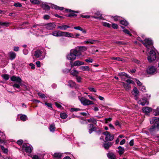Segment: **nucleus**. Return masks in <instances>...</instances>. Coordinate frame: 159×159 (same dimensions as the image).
Masks as SVG:
<instances>
[{
	"mask_svg": "<svg viewBox=\"0 0 159 159\" xmlns=\"http://www.w3.org/2000/svg\"><path fill=\"white\" fill-rule=\"evenodd\" d=\"M147 48V51L148 52V60L149 62H151L155 60L156 58V55L155 52L154 50L153 46L152 41L150 39L146 38L145 39L144 41L140 40V38L138 39Z\"/></svg>",
	"mask_w": 159,
	"mask_h": 159,
	"instance_id": "f257e3e1",
	"label": "nucleus"
},
{
	"mask_svg": "<svg viewBox=\"0 0 159 159\" xmlns=\"http://www.w3.org/2000/svg\"><path fill=\"white\" fill-rule=\"evenodd\" d=\"M150 122L151 124H154L149 129L150 132H152L157 129L159 130V118L155 117L150 120Z\"/></svg>",
	"mask_w": 159,
	"mask_h": 159,
	"instance_id": "f03ea898",
	"label": "nucleus"
},
{
	"mask_svg": "<svg viewBox=\"0 0 159 159\" xmlns=\"http://www.w3.org/2000/svg\"><path fill=\"white\" fill-rule=\"evenodd\" d=\"M80 54L77 52V49H71L70 52L67 55V59L70 61H74L77 57H80Z\"/></svg>",
	"mask_w": 159,
	"mask_h": 159,
	"instance_id": "7ed1b4c3",
	"label": "nucleus"
},
{
	"mask_svg": "<svg viewBox=\"0 0 159 159\" xmlns=\"http://www.w3.org/2000/svg\"><path fill=\"white\" fill-rule=\"evenodd\" d=\"M79 100H80L81 103L84 106H87L94 104L92 101L86 99L84 97H80V96L78 97Z\"/></svg>",
	"mask_w": 159,
	"mask_h": 159,
	"instance_id": "20e7f679",
	"label": "nucleus"
},
{
	"mask_svg": "<svg viewBox=\"0 0 159 159\" xmlns=\"http://www.w3.org/2000/svg\"><path fill=\"white\" fill-rule=\"evenodd\" d=\"M103 134L105 136V139L106 141H112L114 138V134L108 131L103 132Z\"/></svg>",
	"mask_w": 159,
	"mask_h": 159,
	"instance_id": "39448f33",
	"label": "nucleus"
},
{
	"mask_svg": "<svg viewBox=\"0 0 159 159\" xmlns=\"http://www.w3.org/2000/svg\"><path fill=\"white\" fill-rule=\"evenodd\" d=\"M43 28L45 29L46 30H51L55 28L56 25L54 23H49L47 24H45L43 25Z\"/></svg>",
	"mask_w": 159,
	"mask_h": 159,
	"instance_id": "423d86ee",
	"label": "nucleus"
},
{
	"mask_svg": "<svg viewBox=\"0 0 159 159\" xmlns=\"http://www.w3.org/2000/svg\"><path fill=\"white\" fill-rule=\"evenodd\" d=\"M43 52L39 50H37L34 52L33 54L34 56L36 58H39V59H43L44 57V56L43 55Z\"/></svg>",
	"mask_w": 159,
	"mask_h": 159,
	"instance_id": "0eeeda50",
	"label": "nucleus"
},
{
	"mask_svg": "<svg viewBox=\"0 0 159 159\" xmlns=\"http://www.w3.org/2000/svg\"><path fill=\"white\" fill-rule=\"evenodd\" d=\"M146 72L148 74H153L157 73L156 68L153 66H149L146 69Z\"/></svg>",
	"mask_w": 159,
	"mask_h": 159,
	"instance_id": "6e6552de",
	"label": "nucleus"
},
{
	"mask_svg": "<svg viewBox=\"0 0 159 159\" xmlns=\"http://www.w3.org/2000/svg\"><path fill=\"white\" fill-rule=\"evenodd\" d=\"M22 150L29 153H30L32 151L31 147L28 145V144L26 143H24L23 144Z\"/></svg>",
	"mask_w": 159,
	"mask_h": 159,
	"instance_id": "1a4fd4ad",
	"label": "nucleus"
},
{
	"mask_svg": "<svg viewBox=\"0 0 159 159\" xmlns=\"http://www.w3.org/2000/svg\"><path fill=\"white\" fill-rule=\"evenodd\" d=\"M78 48V50H77V52L80 54V56L82 55V52L86 51L87 49L86 47L85 46H78L76 48V49Z\"/></svg>",
	"mask_w": 159,
	"mask_h": 159,
	"instance_id": "9d476101",
	"label": "nucleus"
},
{
	"mask_svg": "<svg viewBox=\"0 0 159 159\" xmlns=\"http://www.w3.org/2000/svg\"><path fill=\"white\" fill-rule=\"evenodd\" d=\"M11 80L12 81L16 82L19 84H20L22 81V80L20 77L14 75L11 77Z\"/></svg>",
	"mask_w": 159,
	"mask_h": 159,
	"instance_id": "9b49d317",
	"label": "nucleus"
},
{
	"mask_svg": "<svg viewBox=\"0 0 159 159\" xmlns=\"http://www.w3.org/2000/svg\"><path fill=\"white\" fill-rule=\"evenodd\" d=\"M61 36H65L67 37L75 38V35L73 34L68 32H61Z\"/></svg>",
	"mask_w": 159,
	"mask_h": 159,
	"instance_id": "f8f14e48",
	"label": "nucleus"
},
{
	"mask_svg": "<svg viewBox=\"0 0 159 159\" xmlns=\"http://www.w3.org/2000/svg\"><path fill=\"white\" fill-rule=\"evenodd\" d=\"M138 102L139 104L141 105L142 106H144L146 104H148V102L147 99L145 98L140 99L138 101Z\"/></svg>",
	"mask_w": 159,
	"mask_h": 159,
	"instance_id": "ddd939ff",
	"label": "nucleus"
},
{
	"mask_svg": "<svg viewBox=\"0 0 159 159\" xmlns=\"http://www.w3.org/2000/svg\"><path fill=\"white\" fill-rule=\"evenodd\" d=\"M39 27V25H33V29L34 30H35L36 32L41 34L43 33V31L42 30H39V29L40 28Z\"/></svg>",
	"mask_w": 159,
	"mask_h": 159,
	"instance_id": "4468645a",
	"label": "nucleus"
},
{
	"mask_svg": "<svg viewBox=\"0 0 159 159\" xmlns=\"http://www.w3.org/2000/svg\"><path fill=\"white\" fill-rule=\"evenodd\" d=\"M61 32H62L61 31H54L51 34L55 37H61L62 35Z\"/></svg>",
	"mask_w": 159,
	"mask_h": 159,
	"instance_id": "2eb2a0df",
	"label": "nucleus"
},
{
	"mask_svg": "<svg viewBox=\"0 0 159 159\" xmlns=\"http://www.w3.org/2000/svg\"><path fill=\"white\" fill-rule=\"evenodd\" d=\"M133 91L134 92V98L136 100L138 99L139 96V91L136 87H134L133 89Z\"/></svg>",
	"mask_w": 159,
	"mask_h": 159,
	"instance_id": "dca6fc26",
	"label": "nucleus"
},
{
	"mask_svg": "<svg viewBox=\"0 0 159 159\" xmlns=\"http://www.w3.org/2000/svg\"><path fill=\"white\" fill-rule=\"evenodd\" d=\"M142 110L145 113L148 114L152 111V109L150 107H143Z\"/></svg>",
	"mask_w": 159,
	"mask_h": 159,
	"instance_id": "f3484780",
	"label": "nucleus"
},
{
	"mask_svg": "<svg viewBox=\"0 0 159 159\" xmlns=\"http://www.w3.org/2000/svg\"><path fill=\"white\" fill-rule=\"evenodd\" d=\"M123 86L125 90L126 91L129 90L131 88V85L129 84H127L124 82H122Z\"/></svg>",
	"mask_w": 159,
	"mask_h": 159,
	"instance_id": "a211bd4d",
	"label": "nucleus"
},
{
	"mask_svg": "<svg viewBox=\"0 0 159 159\" xmlns=\"http://www.w3.org/2000/svg\"><path fill=\"white\" fill-rule=\"evenodd\" d=\"M41 7L43 9L46 10H48L50 8V7L45 2H42L41 4Z\"/></svg>",
	"mask_w": 159,
	"mask_h": 159,
	"instance_id": "6ab92c4d",
	"label": "nucleus"
},
{
	"mask_svg": "<svg viewBox=\"0 0 159 159\" xmlns=\"http://www.w3.org/2000/svg\"><path fill=\"white\" fill-rule=\"evenodd\" d=\"M96 41L93 39H89L87 40L84 41L83 44H93Z\"/></svg>",
	"mask_w": 159,
	"mask_h": 159,
	"instance_id": "aec40b11",
	"label": "nucleus"
},
{
	"mask_svg": "<svg viewBox=\"0 0 159 159\" xmlns=\"http://www.w3.org/2000/svg\"><path fill=\"white\" fill-rule=\"evenodd\" d=\"M10 59L11 60H13L16 57V53L13 52H11L8 53Z\"/></svg>",
	"mask_w": 159,
	"mask_h": 159,
	"instance_id": "412c9836",
	"label": "nucleus"
},
{
	"mask_svg": "<svg viewBox=\"0 0 159 159\" xmlns=\"http://www.w3.org/2000/svg\"><path fill=\"white\" fill-rule=\"evenodd\" d=\"M84 64V62L79 60L75 61L73 63V65L74 66H80Z\"/></svg>",
	"mask_w": 159,
	"mask_h": 159,
	"instance_id": "4be33fe9",
	"label": "nucleus"
},
{
	"mask_svg": "<svg viewBox=\"0 0 159 159\" xmlns=\"http://www.w3.org/2000/svg\"><path fill=\"white\" fill-rule=\"evenodd\" d=\"M112 143L111 142L105 143L103 144V147L105 149H107L112 146Z\"/></svg>",
	"mask_w": 159,
	"mask_h": 159,
	"instance_id": "5701e85b",
	"label": "nucleus"
},
{
	"mask_svg": "<svg viewBox=\"0 0 159 159\" xmlns=\"http://www.w3.org/2000/svg\"><path fill=\"white\" fill-rule=\"evenodd\" d=\"M109 159H116V156L113 153H109L107 154Z\"/></svg>",
	"mask_w": 159,
	"mask_h": 159,
	"instance_id": "b1692460",
	"label": "nucleus"
},
{
	"mask_svg": "<svg viewBox=\"0 0 159 159\" xmlns=\"http://www.w3.org/2000/svg\"><path fill=\"white\" fill-rule=\"evenodd\" d=\"M70 72L72 75L76 77L78 76L79 74V72L76 70H72L70 71Z\"/></svg>",
	"mask_w": 159,
	"mask_h": 159,
	"instance_id": "393cba45",
	"label": "nucleus"
},
{
	"mask_svg": "<svg viewBox=\"0 0 159 159\" xmlns=\"http://www.w3.org/2000/svg\"><path fill=\"white\" fill-rule=\"evenodd\" d=\"M79 69L83 71H89L90 70L89 67L87 66H80Z\"/></svg>",
	"mask_w": 159,
	"mask_h": 159,
	"instance_id": "a878e982",
	"label": "nucleus"
},
{
	"mask_svg": "<svg viewBox=\"0 0 159 159\" xmlns=\"http://www.w3.org/2000/svg\"><path fill=\"white\" fill-rule=\"evenodd\" d=\"M118 149L119 150L118 152L121 155L123 154L124 152V148L121 147V146H119L118 147Z\"/></svg>",
	"mask_w": 159,
	"mask_h": 159,
	"instance_id": "bb28decb",
	"label": "nucleus"
},
{
	"mask_svg": "<svg viewBox=\"0 0 159 159\" xmlns=\"http://www.w3.org/2000/svg\"><path fill=\"white\" fill-rule=\"evenodd\" d=\"M94 16H92V17L97 19L98 17V16L100 17L102 16V14L100 13L99 12H97L94 13Z\"/></svg>",
	"mask_w": 159,
	"mask_h": 159,
	"instance_id": "cd10ccee",
	"label": "nucleus"
},
{
	"mask_svg": "<svg viewBox=\"0 0 159 159\" xmlns=\"http://www.w3.org/2000/svg\"><path fill=\"white\" fill-rule=\"evenodd\" d=\"M74 28L75 30H78L84 33H86V31L83 30L82 28L80 26H76L74 27Z\"/></svg>",
	"mask_w": 159,
	"mask_h": 159,
	"instance_id": "c85d7f7f",
	"label": "nucleus"
},
{
	"mask_svg": "<svg viewBox=\"0 0 159 159\" xmlns=\"http://www.w3.org/2000/svg\"><path fill=\"white\" fill-rule=\"evenodd\" d=\"M70 28V27L67 25H63L61 26H59L58 28L61 30H66L67 28Z\"/></svg>",
	"mask_w": 159,
	"mask_h": 159,
	"instance_id": "c756f323",
	"label": "nucleus"
},
{
	"mask_svg": "<svg viewBox=\"0 0 159 159\" xmlns=\"http://www.w3.org/2000/svg\"><path fill=\"white\" fill-rule=\"evenodd\" d=\"M53 156L54 157L60 158L62 157V154L60 152H56L54 153Z\"/></svg>",
	"mask_w": 159,
	"mask_h": 159,
	"instance_id": "7c9ffc66",
	"label": "nucleus"
},
{
	"mask_svg": "<svg viewBox=\"0 0 159 159\" xmlns=\"http://www.w3.org/2000/svg\"><path fill=\"white\" fill-rule=\"evenodd\" d=\"M55 128L54 124H52L50 125L49 129L50 131L53 132L55 130Z\"/></svg>",
	"mask_w": 159,
	"mask_h": 159,
	"instance_id": "2f4dec72",
	"label": "nucleus"
},
{
	"mask_svg": "<svg viewBox=\"0 0 159 159\" xmlns=\"http://www.w3.org/2000/svg\"><path fill=\"white\" fill-rule=\"evenodd\" d=\"M52 8L56 9H58L60 10H63L64 8L62 7H59L55 5H53L52 6Z\"/></svg>",
	"mask_w": 159,
	"mask_h": 159,
	"instance_id": "473e14b6",
	"label": "nucleus"
},
{
	"mask_svg": "<svg viewBox=\"0 0 159 159\" xmlns=\"http://www.w3.org/2000/svg\"><path fill=\"white\" fill-rule=\"evenodd\" d=\"M20 119L22 121H25L27 120V116L25 115H22L20 117Z\"/></svg>",
	"mask_w": 159,
	"mask_h": 159,
	"instance_id": "72a5a7b5",
	"label": "nucleus"
},
{
	"mask_svg": "<svg viewBox=\"0 0 159 159\" xmlns=\"http://www.w3.org/2000/svg\"><path fill=\"white\" fill-rule=\"evenodd\" d=\"M120 24L125 26H127L128 24V22L124 20H121L120 21Z\"/></svg>",
	"mask_w": 159,
	"mask_h": 159,
	"instance_id": "f704fd0d",
	"label": "nucleus"
},
{
	"mask_svg": "<svg viewBox=\"0 0 159 159\" xmlns=\"http://www.w3.org/2000/svg\"><path fill=\"white\" fill-rule=\"evenodd\" d=\"M9 25V23L7 22H0V25L4 26H8Z\"/></svg>",
	"mask_w": 159,
	"mask_h": 159,
	"instance_id": "c9c22d12",
	"label": "nucleus"
},
{
	"mask_svg": "<svg viewBox=\"0 0 159 159\" xmlns=\"http://www.w3.org/2000/svg\"><path fill=\"white\" fill-rule=\"evenodd\" d=\"M121 28L123 29V31L125 33V34H126L129 35H131L130 32L129 30H128L127 29H125V28L122 26H121Z\"/></svg>",
	"mask_w": 159,
	"mask_h": 159,
	"instance_id": "e433bc0d",
	"label": "nucleus"
},
{
	"mask_svg": "<svg viewBox=\"0 0 159 159\" xmlns=\"http://www.w3.org/2000/svg\"><path fill=\"white\" fill-rule=\"evenodd\" d=\"M61 117L62 119H65L67 118V115L65 113H61L60 114Z\"/></svg>",
	"mask_w": 159,
	"mask_h": 159,
	"instance_id": "4c0bfd02",
	"label": "nucleus"
},
{
	"mask_svg": "<svg viewBox=\"0 0 159 159\" xmlns=\"http://www.w3.org/2000/svg\"><path fill=\"white\" fill-rule=\"evenodd\" d=\"M119 75L121 76V78L122 79L123 78L122 77V76H125V77H126L127 78H129V76L127 74L125 73L124 72H122L120 73L119 74Z\"/></svg>",
	"mask_w": 159,
	"mask_h": 159,
	"instance_id": "58836bf2",
	"label": "nucleus"
},
{
	"mask_svg": "<svg viewBox=\"0 0 159 159\" xmlns=\"http://www.w3.org/2000/svg\"><path fill=\"white\" fill-rule=\"evenodd\" d=\"M69 85L70 87H73L75 85V83L72 80H70L69 81Z\"/></svg>",
	"mask_w": 159,
	"mask_h": 159,
	"instance_id": "ea45409f",
	"label": "nucleus"
},
{
	"mask_svg": "<svg viewBox=\"0 0 159 159\" xmlns=\"http://www.w3.org/2000/svg\"><path fill=\"white\" fill-rule=\"evenodd\" d=\"M87 121L89 122H92L95 124H96L97 123V120L94 118H91L90 119H88Z\"/></svg>",
	"mask_w": 159,
	"mask_h": 159,
	"instance_id": "a19ab883",
	"label": "nucleus"
},
{
	"mask_svg": "<svg viewBox=\"0 0 159 159\" xmlns=\"http://www.w3.org/2000/svg\"><path fill=\"white\" fill-rule=\"evenodd\" d=\"M30 2L35 4H39L40 3L39 0H30Z\"/></svg>",
	"mask_w": 159,
	"mask_h": 159,
	"instance_id": "79ce46f5",
	"label": "nucleus"
},
{
	"mask_svg": "<svg viewBox=\"0 0 159 159\" xmlns=\"http://www.w3.org/2000/svg\"><path fill=\"white\" fill-rule=\"evenodd\" d=\"M88 127L89 129H93L94 131L96 130V128L95 127H94L93 125V124H89L88 125Z\"/></svg>",
	"mask_w": 159,
	"mask_h": 159,
	"instance_id": "37998d69",
	"label": "nucleus"
},
{
	"mask_svg": "<svg viewBox=\"0 0 159 159\" xmlns=\"http://www.w3.org/2000/svg\"><path fill=\"white\" fill-rule=\"evenodd\" d=\"M70 110L71 112H73L74 111H80V109H79V108H70Z\"/></svg>",
	"mask_w": 159,
	"mask_h": 159,
	"instance_id": "c03bdc74",
	"label": "nucleus"
},
{
	"mask_svg": "<svg viewBox=\"0 0 159 159\" xmlns=\"http://www.w3.org/2000/svg\"><path fill=\"white\" fill-rule=\"evenodd\" d=\"M102 24L103 26L105 27L109 28L111 27V25L109 23L106 22H102Z\"/></svg>",
	"mask_w": 159,
	"mask_h": 159,
	"instance_id": "a18cd8bd",
	"label": "nucleus"
},
{
	"mask_svg": "<svg viewBox=\"0 0 159 159\" xmlns=\"http://www.w3.org/2000/svg\"><path fill=\"white\" fill-rule=\"evenodd\" d=\"M2 77L6 80H8L9 78V75L7 74H4L2 75Z\"/></svg>",
	"mask_w": 159,
	"mask_h": 159,
	"instance_id": "49530a36",
	"label": "nucleus"
},
{
	"mask_svg": "<svg viewBox=\"0 0 159 159\" xmlns=\"http://www.w3.org/2000/svg\"><path fill=\"white\" fill-rule=\"evenodd\" d=\"M1 148L5 153H7L8 152V150L7 148H5L3 146H1Z\"/></svg>",
	"mask_w": 159,
	"mask_h": 159,
	"instance_id": "de8ad7c7",
	"label": "nucleus"
},
{
	"mask_svg": "<svg viewBox=\"0 0 159 159\" xmlns=\"http://www.w3.org/2000/svg\"><path fill=\"white\" fill-rule=\"evenodd\" d=\"M126 82L127 84H134L135 83L134 81H133V80L128 79L126 80Z\"/></svg>",
	"mask_w": 159,
	"mask_h": 159,
	"instance_id": "09e8293b",
	"label": "nucleus"
},
{
	"mask_svg": "<svg viewBox=\"0 0 159 159\" xmlns=\"http://www.w3.org/2000/svg\"><path fill=\"white\" fill-rule=\"evenodd\" d=\"M114 20L116 21H120V20H121V18L118 16H115L114 17Z\"/></svg>",
	"mask_w": 159,
	"mask_h": 159,
	"instance_id": "8fccbe9b",
	"label": "nucleus"
},
{
	"mask_svg": "<svg viewBox=\"0 0 159 159\" xmlns=\"http://www.w3.org/2000/svg\"><path fill=\"white\" fill-rule=\"evenodd\" d=\"M38 94L42 98H45L46 97L45 96L44 94L40 92H38Z\"/></svg>",
	"mask_w": 159,
	"mask_h": 159,
	"instance_id": "3c124183",
	"label": "nucleus"
},
{
	"mask_svg": "<svg viewBox=\"0 0 159 159\" xmlns=\"http://www.w3.org/2000/svg\"><path fill=\"white\" fill-rule=\"evenodd\" d=\"M76 79L77 81L79 83L81 82L82 78L80 76H76Z\"/></svg>",
	"mask_w": 159,
	"mask_h": 159,
	"instance_id": "603ef678",
	"label": "nucleus"
},
{
	"mask_svg": "<svg viewBox=\"0 0 159 159\" xmlns=\"http://www.w3.org/2000/svg\"><path fill=\"white\" fill-rule=\"evenodd\" d=\"M66 16L67 17H71V16H77V15L74 13H70L68 15H66Z\"/></svg>",
	"mask_w": 159,
	"mask_h": 159,
	"instance_id": "864d4df0",
	"label": "nucleus"
},
{
	"mask_svg": "<svg viewBox=\"0 0 159 159\" xmlns=\"http://www.w3.org/2000/svg\"><path fill=\"white\" fill-rule=\"evenodd\" d=\"M23 143V140L20 139L18 140L17 142V143L19 145H22Z\"/></svg>",
	"mask_w": 159,
	"mask_h": 159,
	"instance_id": "5fc2aeb1",
	"label": "nucleus"
},
{
	"mask_svg": "<svg viewBox=\"0 0 159 159\" xmlns=\"http://www.w3.org/2000/svg\"><path fill=\"white\" fill-rule=\"evenodd\" d=\"M14 5L15 7H21L22 6L21 4L19 2L15 3L14 4Z\"/></svg>",
	"mask_w": 159,
	"mask_h": 159,
	"instance_id": "6e6d98bb",
	"label": "nucleus"
},
{
	"mask_svg": "<svg viewBox=\"0 0 159 159\" xmlns=\"http://www.w3.org/2000/svg\"><path fill=\"white\" fill-rule=\"evenodd\" d=\"M140 87L141 90L143 92H146V88L144 86L142 85Z\"/></svg>",
	"mask_w": 159,
	"mask_h": 159,
	"instance_id": "4d7b16f0",
	"label": "nucleus"
},
{
	"mask_svg": "<svg viewBox=\"0 0 159 159\" xmlns=\"http://www.w3.org/2000/svg\"><path fill=\"white\" fill-rule=\"evenodd\" d=\"M111 59L112 60H117L119 61H122L121 60V59L120 57H114L111 58Z\"/></svg>",
	"mask_w": 159,
	"mask_h": 159,
	"instance_id": "13d9d810",
	"label": "nucleus"
},
{
	"mask_svg": "<svg viewBox=\"0 0 159 159\" xmlns=\"http://www.w3.org/2000/svg\"><path fill=\"white\" fill-rule=\"evenodd\" d=\"M32 159H40V157L38 156L35 155L32 157Z\"/></svg>",
	"mask_w": 159,
	"mask_h": 159,
	"instance_id": "bf43d9fd",
	"label": "nucleus"
},
{
	"mask_svg": "<svg viewBox=\"0 0 159 159\" xmlns=\"http://www.w3.org/2000/svg\"><path fill=\"white\" fill-rule=\"evenodd\" d=\"M112 27L114 29H117L118 28V25L116 24H112Z\"/></svg>",
	"mask_w": 159,
	"mask_h": 159,
	"instance_id": "052dcab7",
	"label": "nucleus"
},
{
	"mask_svg": "<svg viewBox=\"0 0 159 159\" xmlns=\"http://www.w3.org/2000/svg\"><path fill=\"white\" fill-rule=\"evenodd\" d=\"M85 61L89 63H92L93 62V60L90 58L85 59Z\"/></svg>",
	"mask_w": 159,
	"mask_h": 159,
	"instance_id": "680f3d73",
	"label": "nucleus"
},
{
	"mask_svg": "<svg viewBox=\"0 0 159 159\" xmlns=\"http://www.w3.org/2000/svg\"><path fill=\"white\" fill-rule=\"evenodd\" d=\"M88 89L91 92H97L96 90L93 88L89 87L88 88Z\"/></svg>",
	"mask_w": 159,
	"mask_h": 159,
	"instance_id": "e2e57ef3",
	"label": "nucleus"
},
{
	"mask_svg": "<svg viewBox=\"0 0 159 159\" xmlns=\"http://www.w3.org/2000/svg\"><path fill=\"white\" fill-rule=\"evenodd\" d=\"M20 84H15L13 85V87L14 88H16L18 89H19L20 87Z\"/></svg>",
	"mask_w": 159,
	"mask_h": 159,
	"instance_id": "0e129e2a",
	"label": "nucleus"
},
{
	"mask_svg": "<svg viewBox=\"0 0 159 159\" xmlns=\"http://www.w3.org/2000/svg\"><path fill=\"white\" fill-rule=\"evenodd\" d=\"M136 81L137 83V85L139 86H142V83L138 80L136 79Z\"/></svg>",
	"mask_w": 159,
	"mask_h": 159,
	"instance_id": "69168bd1",
	"label": "nucleus"
},
{
	"mask_svg": "<svg viewBox=\"0 0 159 159\" xmlns=\"http://www.w3.org/2000/svg\"><path fill=\"white\" fill-rule=\"evenodd\" d=\"M55 105L56 106L59 108H61V106L59 104V103L57 102H55Z\"/></svg>",
	"mask_w": 159,
	"mask_h": 159,
	"instance_id": "338daca9",
	"label": "nucleus"
},
{
	"mask_svg": "<svg viewBox=\"0 0 159 159\" xmlns=\"http://www.w3.org/2000/svg\"><path fill=\"white\" fill-rule=\"evenodd\" d=\"M23 52L25 55H27L28 53V51L27 49H25L23 50Z\"/></svg>",
	"mask_w": 159,
	"mask_h": 159,
	"instance_id": "774afa93",
	"label": "nucleus"
}]
</instances>
